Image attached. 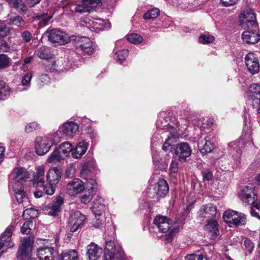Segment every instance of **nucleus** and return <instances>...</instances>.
Returning a JSON list of instances; mask_svg holds the SVG:
<instances>
[{"instance_id":"nucleus-1","label":"nucleus","mask_w":260,"mask_h":260,"mask_svg":"<svg viewBox=\"0 0 260 260\" xmlns=\"http://www.w3.org/2000/svg\"><path fill=\"white\" fill-rule=\"evenodd\" d=\"M48 41L56 45H65L71 40V37L58 29H52L46 31Z\"/></svg>"},{"instance_id":"nucleus-2","label":"nucleus","mask_w":260,"mask_h":260,"mask_svg":"<svg viewBox=\"0 0 260 260\" xmlns=\"http://www.w3.org/2000/svg\"><path fill=\"white\" fill-rule=\"evenodd\" d=\"M71 42H72L76 49L87 54L93 53V48L92 41L85 37L72 36Z\"/></svg>"},{"instance_id":"nucleus-3","label":"nucleus","mask_w":260,"mask_h":260,"mask_svg":"<svg viewBox=\"0 0 260 260\" xmlns=\"http://www.w3.org/2000/svg\"><path fill=\"white\" fill-rule=\"evenodd\" d=\"M255 19V14L250 8H246L239 16L240 24L243 28L247 27H257Z\"/></svg>"},{"instance_id":"nucleus-4","label":"nucleus","mask_w":260,"mask_h":260,"mask_svg":"<svg viewBox=\"0 0 260 260\" xmlns=\"http://www.w3.org/2000/svg\"><path fill=\"white\" fill-rule=\"evenodd\" d=\"M191 148L187 143L181 142L176 145L175 154L180 162H186L187 158L191 155Z\"/></svg>"},{"instance_id":"nucleus-5","label":"nucleus","mask_w":260,"mask_h":260,"mask_svg":"<svg viewBox=\"0 0 260 260\" xmlns=\"http://www.w3.org/2000/svg\"><path fill=\"white\" fill-rule=\"evenodd\" d=\"M52 146V143L46 137H37L35 141V149L37 154L43 155L46 154Z\"/></svg>"},{"instance_id":"nucleus-6","label":"nucleus","mask_w":260,"mask_h":260,"mask_svg":"<svg viewBox=\"0 0 260 260\" xmlns=\"http://www.w3.org/2000/svg\"><path fill=\"white\" fill-rule=\"evenodd\" d=\"M86 190L81 198V202L84 204L89 203L91 200L96 192L98 184L95 180L90 178L86 179Z\"/></svg>"},{"instance_id":"nucleus-7","label":"nucleus","mask_w":260,"mask_h":260,"mask_svg":"<svg viewBox=\"0 0 260 260\" xmlns=\"http://www.w3.org/2000/svg\"><path fill=\"white\" fill-rule=\"evenodd\" d=\"M100 0H83L81 3L75 6L74 10L80 13H89L101 5Z\"/></svg>"},{"instance_id":"nucleus-8","label":"nucleus","mask_w":260,"mask_h":260,"mask_svg":"<svg viewBox=\"0 0 260 260\" xmlns=\"http://www.w3.org/2000/svg\"><path fill=\"white\" fill-rule=\"evenodd\" d=\"M86 217L79 211H75L70 217L69 223L71 232H76L84 224Z\"/></svg>"},{"instance_id":"nucleus-9","label":"nucleus","mask_w":260,"mask_h":260,"mask_svg":"<svg viewBox=\"0 0 260 260\" xmlns=\"http://www.w3.org/2000/svg\"><path fill=\"white\" fill-rule=\"evenodd\" d=\"M245 62L248 71L252 75L256 74L259 72V61L254 53H248L245 57Z\"/></svg>"},{"instance_id":"nucleus-10","label":"nucleus","mask_w":260,"mask_h":260,"mask_svg":"<svg viewBox=\"0 0 260 260\" xmlns=\"http://www.w3.org/2000/svg\"><path fill=\"white\" fill-rule=\"evenodd\" d=\"M33 240L30 237L24 238L22 245L19 247L17 253V260H24V257L27 258L32 250Z\"/></svg>"},{"instance_id":"nucleus-11","label":"nucleus","mask_w":260,"mask_h":260,"mask_svg":"<svg viewBox=\"0 0 260 260\" xmlns=\"http://www.w3.org/2000/svg\"><path fill=\"white\" fill-rule=\"evenodd\" d=\"M242 35L243 41L247 44H254L260 41V35L257 31V27H247Z\"/></svg>"},{"instance_id":"nucleus-12","label":"nucleus","mask_w":260,"mask_h":260,"mask_svg":"<svg viewBox=\"0 0 260 260\" xmlns=\"http://www.w3.org/2000/svg\"><path fill=\"white\" fill-rule=\"evenodd\" d=\"M239 197L244 203H252L257 200L255 187L246 186L239 193Z\"/></svg>"},{"instance_id":"nucleus-13","label":"nucleus","mask_w":260,"mask_h":260,"mask_svg":"<svg viewBox=\"0 0 260 260\" xmlns=\"http://www.w3.org/2000/svg\"><path fill=\"white\" fill-rule=\"evenodd\" d=\"M63 204V198L60 196H57L55 200L52 203L45 207L44 211L46 214L48 215L56 216L60 212L61 207Z\"/></svg>"},{"instance_id":"nucleus-14","label":"nucleus","mask_w":260,"mask_h":260,"mask_svg":"<svg viewBox=\"0 0 260 260\" xmlns=\"http://www.w3.org/2000/svg\"><path fill=\"white\" fill-rule=\"evenodd\" d=\"M15 227L14 224H10L0 236V244L6 249L12 248L14 246V244L11 241V236Z\"/></svg>"},{"instance_id":"nucleus-15","label":"nucleus","mask_w":260,"mask_h":260,"mask_svg":"<svg viewBox=\"0 0 260 260\" xmlns=\"http://www.w3.org/2000/svg\"><path fill=\"white\" fill-rule=\"evenodd\" d=\"M216 208L211 204L203 205L198 212V216L201 220L213 218L216 214Z\"/></svg>"},{"instance_id":"nucleus-16","label":"nucleus","mask_w":260,"mask_h":260,"mask_svg":"<svg viewBox=\"0 0 260 260\" xmlns=\"http://www.w3.org/2000/svg\"><path fill=\"white\" fill-rule=\"evenodd\" d=\"M153 223L161 233L167 232L172 226V221L165 216H157Z\"/></svg>"},{"instance_id":"nucleus-17","label":"nucleus","mask_w":260,"mask_h":260,"mask_svg":"<svg viewBox=\"0 0 260 260\" xmlns=\"http://www.w3.org/2000/svg\"><path fill=\"white\" fill-rule=\"evenodd\" d=\"M86 255L89 260H98L103 253V249L94 242L86 247Z\"/></svg>"},{"instance_id":"nucleus-18","label":"nucleus","mask_w":260,"mask_h":260,"mask_svg":"<svg viewBox=\"0 0 260 260\" xmlns=\"http://www.w3.org/2000/svg\"><path fill=\"white\" fill-rule=\"evenodd\" d=\"M84 189V183L80 179L75 178L68 183L67 189L69 194L75 195Z\"/></svg>"},{"instance_id":"nucleus-19","label":"nucleus","mask_w":260,"mask_h":260,"mask_svg":"<svg viewBox=\"0 0 260 260\" xmlns=\"http://www.w3.org/2000/svg\"><path fill=\"white\" fill-rule=\"evenodd\" d=\"M153 189L157 198L165 197L169 192V185L166 180L161 179L155 184Z\"/></svg>"},{"instance_id":"nucleus-20","label":"nucleus","mask_w":260,"mask_h":260,"mask_svg":"<svg viewBox=\"0 0 260 260\" xmlns=\"http://www.w3.org/2000/svg\"><path fill=\"white\" fill-rule=\"evenodd\" d=\"M54 250L53 247L47 246L40 247L37 252L38 259H31V260H53L52 254Z\"/></svg>"},{"instance_id":"nucleus-21","label":"nucleus","mask_w":260,"mask_h":260,"mask_svg":"<svg viewBox=\"0 0 260 260\" xmlns=\"http://www.w3.org/2000/svg\"><path fill=\"white\" fill-rule=\"evenodd\" d=\"M61 173L60 170L56 168L50 169L46 174V181L57 186L61 179Z\"/></svg>"},{"instance_id":"nucleus-22","label":"nucleus","mask_w":260,"mask_h":260,"mask_svg":"<svg viewBox=\"0 0 260 260\" xmlns=\"http://www.w3.org/2000/svg\"><path fill=\"white\" fill-rule=\"evenodd\" d=\"M78 128V125L76 123L71 121L64 123L60 129L63 135L69 138H72Z\"/></svg>"},{"instance_id":"nucleus-23","label":"nucleus","mask_w":260,"mask_h":260,"mask_svg":"<svg viewBox=\"0 0 260 260\" xmlns=\"http://www.w3.org/2000/svg\"><path fill=\"white\" fill-rule=\"evenodd\" d=\"M7 21L8 25L16 26L20 29L24 28L26 25V22L22 17L17 14H9Z\"/></svg>"},{"instance_id":"nucleus-24","label":"nucleus","mask_w":260,"mask_h":260,"mask_svg":"<svg viewBox=\"0 0 260 260\" xmlns=\"http://www.w3.org/2000/svg\"><path fill=\"white\" fill-rule=\"evenodd\" d=\"M12 179L15 182V183L21 184L19 181L24 180L28 177V173L23 168H16L11 174Z\"/></svg>"},{"instance_id":"nucleus-25","label":"nucleus","mask_w":260,"mask_h":260,"mask_svg":"<svg viewBox=\"0 0 260 260\" xmlns=\"http://www.w3.org/2000/svg\"><path fill=\"white\" fill-rule=\"evenodd\" d=\"M36 170L37 172L34 175L32 181L33 186L38 187L39 186H42L43 183H44V167L42 165L40 166L37 168Z\"/></svg>"},{"instance_id":"nucleus-26","label":"nucleus","mask_w":260,"mask_h":260,"mask_svg":"<svg viewBox=\"0 0 260 260\" xmlns=\"http://www.w3.org/2000/svg\"><path fill=\"white\" fill-rule=\"evenodd\" d=\"M9 6L16 9L20 14L24 15L27 11V8L22 0H7Z\"/></svg>"},{"instance_id":"nucleus-27","label":"nucleus","mask_w":260,"mask_h":260,"mask_svg":"<svg viewBox=\"0 0 260 260\" xmlns=\"http://www.w3.org/2000/svg\"><path fill=\"white\" fill-rule=\"evenodd\" d=\"M124 252L122 248H118L116 253L104 251L103 260H123Z\"/></svg>"},{"instance_id":"nucleus-28","label":"nucleus","mask_w":260,"mask_h":260,"mask_svg":"<svg viewBox=\"0 0 260 260\" xmlns=\"http://www.w3.org/2000/svg\"><path fill=\"white\" fill-rule=\"evenodd\" d=\"M13 189L15 193L16 199L19 203H22L27 199L22 184L15 183L13 185Z\"/></svg>"},{"instance_id":"nucleus-29","label":"nucleus","mask_w":260,"mask_h":260,"mask_svg":"<svg viewBox=\"0 0 260 260\" xmlns=\"http://www.w3.org/2000/svg\"><path fill=\"white\" fill-rule=\"evenodd\" d=\"M103 200L102 198L95 199L92 206V211L95 216H101L104 213L106 209L105 205L103 203Z\"/></svg>"},{"instance_id":"nucleus-30","label":"nucleus","mask_w":260,"mask_h":260,"mask_svg":"<svg viewBox=\"0 0 260 260\" xmlns=\"http://www.w3.org/2000/svg\"><path fill=\"white\" fill-rule=\"evenodd\" d=\"M88 144L86 142L84 141L79 142L72 152L73 157L77 159L81 158L86 152Z\"/></svg>"},{"instance_id":"nucleus-31","label":"nucleus","mask_w":260,"mask_h":260,"mask_svg":"<svg viewBox=\"0 0 260 260\" xmlns=\"http://www.w3.org/2000/svg\"><path fill=\"white\" fill-rule=\"evenodd\" d=\"M217 222L215 220H209L205 225V230L210 232L213 238H215L219 234Z\"/></svg>"},{"instance_id":"nucleus-32","label":"nucleus","mask_w":260,"mask_h":260,"mask_svg":"<svg viewBox=\"0 0 260 260\" xmlns=\"http://www.w3.org/2000/svg\"><path fill=\"white\" fill-rule=\"evenodd\" d=\"M200 152L203 155H206L211 152L214 148L213 144L209 140H207L206 138L201 141Z\"/></svg>"},{"instance_id":"nucleus-33","label":"nucleus","mask_w":260,"mask_h":260,"mask_svg":"<svg viewBox=\"0 0 260 260\" xmlns=\"http://www.w3.org/2000/svg\"><path fill=\"white\" fill-rule=\"evenodd\" d=\"M57 149L64 158L69 156L70 153L73 150V146L70 143L66 142L60 144Z\"/></svg>"},{"instance_id":"nucleus-34","label":"nucleus","mask_w":260,"mask_h":260,"mask_svg":"<svg viewBox=\"0 0 260 260\" xmlns=\"http://www.w3.org/2000/svg\"><path fill=\"white\" fill-rule=\"evenodd\" d=\"M11 90L9 86L3 81H0V100H5L10 95Z\"/></svg>"},{"instance_id":"nucleus-35","label":"nucleus","mask_w":260,"mask_h":260,"mask_svg":"<svg viewBox=\"0 0 260 260\" xmlns=\"http://www.w3.org/2000/svg\"><path fill=\"white\" fill-rule=\"evenodd\" d=\"M37 55L41 59H48L51 58L50 49L46 46L40 47L36 52Z\"/></svg>"},{"instance_id":"nucleus-36","label":"nucleus","mask_w":260,"mask_h":260,"mask_svg":"<svg viewBox=\"0 0 260 260\" xmlns=\"http://www.w3.org/2000/svg\"><path fill=\"white\" fill-rule=\"evenodd\" d=\"M60 260H79L77 252L75 250H70L62 252L60 256Z\"/></svg>"},{"instance_id":"nucleus-37","label":"nucleus","mask_w":260,"mask_h":260,"mask_svg":"<svg viewBox=\"0 0 260 260\" xmlns=\"http://www.w3.org/2000/svg\"><path fill=\"white\" fill-rule=\"evenodd\" d=\"M244 132L241 136V141L242 143L246 142L249 145H253V142L252 138V131L251 128L244 126Z\"/></svg>"},{"instance_id":"nucleus-38","label":"nucleus","mask_w":260,"mask_h":260,"mask_svg":"<svg viewBox=\"0 0 260 260\" xmlns=\"http://www.w3.org/2000/svg\"><path fill=\"white\" fill-rule=\"evenodd\" d=\"M104 21L102 19H93L89 21V27L95 31H100L104 29Z\"/></svg>"},{"instance_id":"nucleus-39","label":"nucleus","mask_w":260,"mask_h":260,"mask_svg":"<svg viewBox=\"0 0 260 260\" xmlns=\"http://www.w3.org/2000/svg\"><path fill=\"white\" fill-rule=\"evenodd\" d=\"M38 187L42 188L46 194L51 196L54 194L57 185L47 181L46 184L43 183V185L39 186Z\"/></svg>"},{"instance_id":"nucleus-40","label":"nucleus","mask_w":260,"mask_h":260,"mask_svg":"<svg viewBox=\"0 0 260 260\" xmlns=\"http://www.w3.org/2000/svg\"><path fill=\"white\" fill-rule=\"evenodd\" d=\"M249 96L254 100L255 99H260V85L258 84H252L249 88Z\"/></svg>"},{"instance_id":"nucleus-41","label":"nucleus","mask_w":260,"mask_h":260,"mask_svg":"<svg viewBox=\"0 0 260 260\" xmlns=\"http://www.w3.org/2000/svg\"><path fill=\"white\" fill-rule=\"evenodd\" d=\"M128 51L127 50H122L115 53L114 58L120 64H121L124 61L128 56Z\"/></svg>"},{"instance_id":"nucleus-42","label":"nucleus","mask_w":260,"mask_h":260,"mask_svg":"<svg viewBox=\"0 0 260 260\" xmlns=\"http://www.w3.org/2000/svg\"><path fill=\"white\" fill-rule=\"evenodd\" d=\"M233 222H232L230 226L232 225L239 226L244 225L246 223V217L242 214H238L237 212L235 217H234Z\"/></svg>"},{"instance_id":"nucleus-43","label":"nucleus","mask_w":260,"mask_h":260,"mask_svg":"<svg viewBox=\"0 0 260 260\" xmlns=\"http://www.w3.org/2000/svg\"><path fill=\"white\" fill-rule=\"evenodd\" d=\"M250 213L252 216L260 219V201L256 200L252 203Z\"/></svg>"},{"instance_id":"nucleus-44","label":"nucleus","mask_w":260,"mask_h":260,"mask_svg":"<svg viewBox=\"0 0 260 260\" xmlns=\"http://www.w3.org/2000/svg\"><path fill=\"white\" fill-rule=\"evenodd\" d=\"M64 159L57 148L54 149L53 152L47 158L49 162H56Z\"/></svg>"},{"instance_id":"nucleus-45","label":"nucleus","mask_w":260,"mask_h":260,"mask_svg":"<svg viewBox=\"0 0 260 260\" xmlns=\"http://www.w3.org/2000/svg\"><path fill=\"white\" fill-rule=\"evenodd\" d=\"M159 12L157 8L152 9L143 15V18L146 20L155 19L159 16Z\"/></svg>"},{"instance_id":"nucleus-46","label":"nucleus","mask_w":260,"mask_h":260,"mask_svg":"<svg viewBox=\"0 0 260 260\" xmlns=\"http://www.w3.org/2000/svg\"><path fill=\"white\" fill-rule=\"evenodd\" d=\"M11 58L5 54H0V70L5 69L11 65Z\"/></svg>"},{"instance_id":"nucleus-47","label":"nucleus","mask_w":260,"mask_h":260,"mask_svg":"<svg viewBox=\"0 0 260 260\" xmlns=\"http://www.w3.org/2000/svg\"><path fill=\"white\" fill-rule=\"evenodd\" d=\"M38 216V210L32 208L26 209L23 213V216L26 219L35 218L37 217Z\"/></svg>"},{"instance_id":"nucleus-48","label":"nucleus","mask_w":260,"mask_h":260,"mask_svg":"<svg viewBox=\"0 0 260 260\" xmlns=\"http://www.w3.org/2000/svg\"><path fill=\"white\" fill-rule=\"evenodd\" d=\"M236 212L233 210H228L223 213V218L230 226L232 222H233L234 217H235Z\"/></svg>"},{"instance_id":"nucleus-49","label":"nucleus","mask_w":260,"mask_h":260,"mask_svg":"<svg viewBox=\"0 0 260 260\" xmlns=\"http://www.w3.org/2000/svg\"><path fill=\"white\" fill-rule=\"evenodd\" d=\"M127 40L128 42L133 44H138L143 40L141 36L137 34H132L127 36Z\"/></svg>"},{"instance_id":"nucleus-50","label":"nucleus","mask_w":260,"mask_h":260,"mask_svg":"<svg viewBox=\"0 0 260 260\" xmlns=\"http://www.w3.org/2000/svg\"><path fill=\"white\" fill-rule=\"evenodd\" d=\"M121 247H116L115 243L112 240L107 241L105 244V249L104 251L116 253L117 250Z\"/></svg>"},{"instance_id":"nucleus-51","label":"nucleus","mask_w":260,"mask_h":260,"mask_svg":"<svg viewBox=\"0 0 260 260\" xmlns=\"http://www.w3.org/2000/svg\"><path fill=\"white\" fill-rule=\"evenodd\" d=\"M33 225L32 221L31 220H28L23 223L21 228V232L23 234H29L31 230V226Z\"/></svg>"},{"instance_id":"nucleus-52","label":"nucleus","mask_w":260,"mask_h":260,"mask_svg":"<svg viewBox=\"0 0 260 260\" xmlns=\"http://www.w3.org/2000/svg\"><path fill=\"white\" fill-rule=\"evenodd\" d=\"M199 39L200 43L205 44L212 42L214 40V37L212 35H204L201 36Z\"/></svg>"},{"instance_id":"nucleus-53","label":"nucleus","mask_w":260,"mask_h":260,"mask_svg":"<svg viewBox=\"0 0 260 260\" xmlns=\"http://www.w3.org/2000/svg\"><path fill=\"white\" fill-rule=\"evenodd\" d=\"M40 126L38 123L36 122H32L27 124L25 126V132L27 133H30L38 129L39 128H40Z\"/></svg>"},{"instance_id":"nucleus-54","label":"nucleus","mask_w":260,"mask_h":260,"mask_svg":"<svg viewBox=\"0 0 260 260\" xmlns=\"http://www.w3.org/2000/svg\"><path fill=\"white\" fill-rule=\"evenodd\" d=\"M10 50V46L2 38L0 37V52H8Z\"/></svg>"},{"instance_id":"nucleus-55","label":"nucleus","mask_w":260,"mask_h":260,"mask_svg":"<svg viewBox=\"0 0 260 260\" xmlns=\"http://www.w3.org/2000/svg\"><path fill=\"white\" fill-rule=\"evenodd\" d=\"M243 245L245 248V249L249 253H251L254 247V244L252 242V241L250 239H246L244 241Z\"/></svg>"},{"instance_id":"nucleus-56","label":"nucleus","mask_w":260,"mask_h":260,"mask_svg":"<svg viewBox=\"0 0 260 260\" xmlns=\"http://www.w3.org/2000/svg\"><path fill=\"white\" fill-rule=\"evenodd\" d=\"M178 227L174 228L172 229L169 233L165 236V239L168 242L172 241L175 235L179 232Z\"/></svg>"},{"instance_id":"nucleus-57","label":"nucleus","mask_w":260,"mask_h":260,"mask_svg":"<svg viewBox=\"0 0 260 260\" xmlns=\"http://www.w3.org/2000/svg\"><path fill=\"white\" fill-rule=\"evenodd\" d=\"M9 31V28L7 27L6 24L0 20V36L2 38L6 36Z\"/></svg>"},{"instance_id":"nucleus-58","label":"nucleus","mask_w":260,"mask_h":260,"mask_svg":"<svg viewBox=\"0 0 260 260\" xmlns=\"http://www.w3.org/2000/svg\"><path fill=\"white\" fill-rule=\"evenodd\" d=\"M21 36L23 40L26 43L29 42L32 39V35L27 30H25L21 34Z\"/></svg>"},{"instance_id":"nucleus-59","label":"nucleus","mask_w":260,"mask_h":260,"mask_svg":"<svg viewBox=\"0 0 260 260\" xmlns=\"http://www.w3.org/2000/svg\"><path fill=\"white\" fill-rule=\"evenodd\" d=\"M52 17L51 14H43L39 16L40 21L43 22L44 24H46Z\"/></svg>"},{"instance_id":"nucleus-60","label":"nucleus","mask_w":260,"mask_h":260,"mask_svg":"<svg viewBox=\"0 0 260 260\" xmlns=\"http://www.w3.org/2000/svg\"><path fill=\"white\" fill-rule=\"evenodd\" d=\"M32 78V74L31 73H28L26 74L22 80V84L23 85H26L29 84V82Z\"/></svg>"},{"instance_id":"nucleus-61","label":"nucleus","mask_w":260,"mask_h":260,"mask_svg":"<svg viewBox=\"0 0 260 260\" xmlns=\"http://www.w3.org/2000/svg\"><path fill=\"white\" fill-rule=\"evenodd\" d=\"M170 170L171 173H175L177 172L178 170V163L176 160H172L170 167Z\"/></svg>"},{"instance_id":"nucleus-62","label":"nucleus","mask_w":260,"mask_h":260,"mask_svg":"<svg viewBox=\"0 0 260 260\" xmlns=\"http://www.w3.org/2000/svg\"><path fill=\"white\" fill-rule=\"evenodd\" d=\"M203 176L204 180L210 181L212 179L213 174L211 171L207 170L203 173Z\"/></svg>"},{"instance_id":"nucleus-63","label":"nucleus","mask_w":260,"mask_h":260,"mask_svg":"<svg viewBox=\"0 0 260 260\" xmlns=\"http://www.w3.org/2000/svg\"><path fill=\"white\" fill-rule=\"evenodd\" d=\"M177 139H178V135L176 133H170L166 140L169 142L172 141V142H174L176 141Z\"/></svg>"},{"instance_id":"nucleus-64","label":"nucleus","mask_w":260,"mask_h":260,"mask_svg":"<svg viewBox=\"0 0 260 260\" xmlns=\"http://www.w3.org/2000/svg\"><path fill=\"white\" fill-rule=\"evenodd\" d=\"M200 254L192 253L186 256V260H199Z\"/></svg>"}]
</instances>
